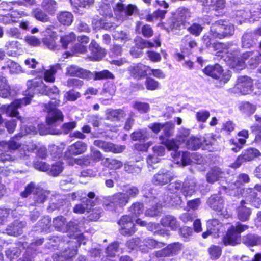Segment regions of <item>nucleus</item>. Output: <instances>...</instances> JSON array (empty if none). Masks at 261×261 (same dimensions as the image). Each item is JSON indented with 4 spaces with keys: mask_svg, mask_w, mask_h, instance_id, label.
<instances>
[{
    "mask_svg": "<svg viewBox=\"0 0 261 261\" xmlns=\"http://www.w3.org/2000/svg\"><path fill=\"white\" fill-rule=\"evenodd\" d=\"M59 69L58 66H51L48 69H43L41 72L37 71V73H41L40 78H34L28 80L27 82L28 89L25 91L26 97L16 99L9 106H3L1 112L6 114L8 116L16 117L18 114L17 109L22 106H26L31 102V98L35 93H40L49 96L51 100L44 105L45 111L48 113L46 121L48 124L51 125L57 121H63L64 116L62 112L56 107L59 106L60 101L59 98V90L57 87L53 86L51 88L46 86L42 79L48 83H54L55 81V75Z\"/></svg>",
    "mask_w": 261,
    "mask_h": 261,
    "instance_id": "1",
    "label": "nucleus"
},
{
    "mask_svg": "<svg viewBox=\"0 0 261 261\" xmlns=\"http://www.w3.org/2000/svg\"><path fill=\"white\" fill-rule=\"evenodd\" d=\"M224 60L228 65L232 68H236L237 70H241L245 67V60L251 58L248 62L249 65L255 67L261 60V53L256 50L254 51L246 52L242 54L241 58L240 59L238 56V51H234L233 53L227 51Z\"/></svg>",
    "mask_w": 261,
    "mask_h": 261,
    "instance_id": "2",
    "label": "nucleus"
},
{
    "mask_svg": "<svg viewBox=\"0 0 261 261\" xmlns=\"http://www.w3.org/2000/svg\"><path fill=\"white\" fill-rule=\"evenodd\" d=\"M234 32V25L224 20L213 22L210 28V35L213 38L223 39L232 36Z\"/></svg>",
    "mask_w": 261,
    "mask_h": 261,
    "instance_id": "3",
    "label": "nucleus"
},
{
    "mask_svg": "<svg viewBox=\"0 0 261 261\" xmlns=\"http://www.w3.org/2000/svg\"><path fill=\"white\" fill-rule=\"evenodd\" d=\"M20 147V144L15 140V138H12L8 142L2 141L0 142V161L3 163L12 161L14 158L6 152L15 150Z\"/></svg>",
    "mask_w": 261,
    "mask_h": 261,
    "instance_id": "4",
    "label": "nucleus"
},
{
    "mask_svg": "<svg viewBox=\"0 0 261 261\" xmlns=\"http://www.w3.org/2000/svg\"><path fill=\"white\" fill-rule=\"evenodd\" d=\"M203 71L205 74L215 79H220L223 83H227L231 77L229 71L222 74V67L218 64L207 66Z\"/></svg>",
    "mask_w": 261,
    "mask_h": 261,
    "instance_id": "5",
    "label": "nucleus"
},
{
    "mask_svg": "<svg viewBox=\"0 0 261 261\" xmlns=\"http://www.w3.org/2000/svg\"><path fill=\"white\" fill-rule=\"evenodd\" d=\"M128 202V198L122 192L117 193L108 197L105 201L104 205L108 210H114L118 207H122Z\"/></svg>",
    "mask_w": 261,
    "mask_h": 261,
    "instance_id": "6",
    "label": "nucleus"
},
{
    "mask_svg": "<svg viewBox=\"0 0 261 261\" xmlns=\"http://www.w3.org/2000/svg\"><path fill=\"white\" fill-rule=\"evenodd\" d=\"M260 156H261V153L259 150L253 147L249 148L244 150L241 154L238 156L231 167L234 168H239L244 163L251 161Z\"/></svg>",
    "mask_w": 261,
    "mask_h": 261,
    "instance_id": "7",
    "label": "nucleus"
},
{
    "mask_svg": "<svg viewBox=\"0 0 261 261\" xmlns=\"http://www.w3.org/2000/svg\"><path fill=\"white\" fill-rule=\"evenodd\" d=\"M136 10L137 7L135 5L129 4L124 7L120 3H117L114 7L115 15L121 21L126 19L127 16H131Z\"/></svg>",
    "mask_w": 261,
    "mask_h": 261,
    "instance_id": "8",
    "label": "nucleus"
},
{
    "mask_svg": "<svg viewBox=\"0 0 261 261\" xmlns=\"http://www.w3.org/2000/svg\"><path fill=\"white\" fill-rule=\"evenodd\" d=\"M254 188H248L244 189L242 195L245 200L241 201V204H243L246 201L250 203L253 206L258 208L261 205V199L257 197V193L255 191Z\"/></svg>",
    "mask_w": 261,
    "mask_h": 261,
    "instance_id": "9",
    "label": "nucleus"
},
{
    "mask_svg": "<svg viewBox=\"0 0 261 261\" xmlns=\"http://www.w3.org/2000/svg\"><path fill=\"white\" fill-rule=\"evenodd\" d=\"M182 248V244L179 242L174 243L168 245L166 248L154 253L157 257H167L175 255L178 253Z\"/></svg>",
    "mask_w": 261,
    "mask_h": 261,
    "instance_id": "10",
    "label": "nucleus"
},
{
    "mask_svg": "<svg viewBox=\"0 0 261 261\" xmlns=\"http://www.w3.org/2000/svg\"><path fill=\"white\" fill-rule=\"evenodd\" d=\"M65 74L69 76H75L83 79H90L92 75L90 71L74 65H70L66 68Z\"/></svg>",
    "mask_w": 261,
    "mask_h": 261,
    "instance_id": "11",
    "label": "nucleus"
},
{
    "mask_svg": "<svg viewBox=\"0 0 261 261\" xmlns=\"http://www.w3.org/2000/svg\"><path fill=\"white\" fill-rule=\"evenodd\" d=\"M150 69L149 66L142 63L133 64L128 68L130 75L137 80H140L147 75V71Z\"/></svg>",
    "mask_w": 261,
    "mask_h": 261,
    "instance_id": "12",
    "label": "nucleus"
},
{
    "mask_svg": "<svg viewBox=\"0 0 261 261\" xmlns=\"http://www.w3.org/2000/svg\"><path fill=\"white\" fill-rule=\"evenodd\" d=\"M94 145L102 149L105 152H112L114 153H121L125 149L123 145H116L111 142L96 140L94 141Z\"/></svg>",
    "mask_w": 261,
    "mask_h": 261,
    "instance_id": "13",
    "label": "nucleus"
},
{
    "mask_svg": "<svg viewBox=\"0 0 261 261\" xmlns=\"http://www.w3.org/2000/svg\"><path fill=\"white\" fill-rule=\"evenodd\" d=\"M118 223L121 227L120 232L123 235H131L136 231L133 218L128 216H123Z\"/></svg>",
    "mask_w": 261,
    "mask_h": 261,
    "instance_id": "14",
    "label": "nucleus"
},
{
    "mask_svg": "<svg viewBox=\"0 0 261 261\" xmlns=\"http://www.w3.org/2000/svg\"><path fill=\"white\" fill-rule=\"evenodd\" d=\"M207 202L214 210L221 212V214L225 217L227 216V211L224 210V200L220 196L217 195L212 196L209 198Z\"/></svg>",
    "mask_w": 261,
    "mask_h": 261,
    "instance_id": "15",
    "label": "nucleus"
},
{
    "mask_svg": "<svg viewBox=\"0 0 261 261\" xmlns=\"http://www.w3.org/2000/svg\"><path fill=\"white\" fill-rule=\"evenodd\" d=\"M87 149V145L82 141H77L69 146L65 152V158L66 159L72 158L70 155H78L84 153Z\"/></svg>",
    "mask_w": 261,
    "mask_h": 261,
    "instance_id": "16",
    "label": "nucleus"
},
{
    "mask_svg": "<svg viewBox=\"0 0 261 261\" xmlns=\"http://www.w3.org/2000/svg\"><path fill=\"white\" fill-rule=\"evenodd\" d=\"M173 179L172 172L166 170H161L155 174L153 178V182L156 185L163 186L168 184Z\"/></svg>",
    "mask_w": 261,
    "mask_h": 261,
    "instance_id": "17",
    "label": "nucleus"
},
{
    "mask_svg": "<svg viewBox=\"0 0 261 261\" xmlns=\"http://www.w3.org/2000/svg\"><path fill=\"white\" fill-rule=\"evenodd\" d=\"M237 88L243 95L249 94L252 91L251 79L245 76L239 77L237 81Z\"/></svg>",
    "mask_w": 261,
    "mask_h": 261,
    "instance_id": "18",
    "label": "nucleus"
},
{
    "mask_svg": "<svg viewBox=\"0 0 261 261\" xmlns=\"http://www.w3.org/2000/svg\"><path fill=\"white\" fill-rule=\"evenodd\" d=\"M196 181L194 178H187L182 184L181 192L185 197L191 196L196 191Z\"/></svg>",
    "mask_w": 261,
    "mask_h": 261,
    "instance_id": "19",
    "label": "nucleus"
},
{
    "mask_svg": "<svg viewBox=\"0 0 261 261\" xmlns=\"http://www.w3.org/2000/svg\"><path fill=\"white\" fill-rule=\"evenodd\" d=\"M161 224L165 227L170 228L171 230H176L180 226L179 222L176 218L170 215L165 216L161 220Z\"/></svg>",
    "mask_w": 261,
    "mask_h": 261,
    "instance_id": "20",
    "label": "nucleus"
},
{
    "mask_svg": "<svg viewBox=\"0 0 261 261\" xmlns=\"http://www.w3.org/2000/svg\"><path fill=\"white\" fill-rule=\"evenodd\" d=\"M169 150H172L174 151L172 153V156L173 159H179L180 156V152H178L177 150L179 148V145H181V143L178 141L177 138L176 139H170L166 140L164 143Z\"/></svg>",
    "mask_w": 261,
    "mask_h": 261,
    "instance_id": "21",
    "label": "nucleus"
},
{
    "mask_svg": "<svg viewBox=\"0 0 261 261\" xmlns=\"http://www.w3.org/2000/svg\"><path fill=\"white\" fill-rule=\"evenodd\" d=\"M89 49L91 53V58L94 60L101 59L106 54L105 50L100 47L96 42L94 41L91 42Z\"/></svg>",
    "mask_w": 261,
    "mask_h": 261,
    "instance_id": "22",
    "label": "nucleus"
},
{
    "mask_svg": "<svg viewBox=\"0 0 261 261\" xmlns=\"http://www.w3.org/2000/svg\"><path fill=\"white\" fill-rule=\"evenodd\" d=\"M95 205L94 202L90 199H86L82 203L77 204L73 207V211L76 214H83L85 212H89L91 207Z\"/></svg>",
    "mask_w": 261,
    "mask_h": 261,
    "instance_id": "23",
    "label": "nucleus"
},
{
    "mask_svg": "<svg viewBox=\"0 0 261 261\" xmlns=\"http://www.w3.org/2000/svg\"><path fill=\"white\" fill-rule=\"evenodd\" d=\"M224 172L221 171L220 168L214 167L208 172L206 175V180L208 182L214 183L220 178H222Z\"/></svg>",
    "mask_w": 261,
    "mask_h": 261,
    "instance_id": "24",
    "label": "nucleus"
},
{
    "mask_svg": "<svg viewBox=\"0 0 261 261\" xmlns=\"http://www.w3.org/2000/svg\"><path fill=\"white\" fill-rule=\"evenodd\" d=\"M149 202L151 205L155 204V206H152L151 208L147 209L145 212V215L151 217L159 215L161 213L162 203H160L156 197H153L152 200H149Z\"/></svg>",
    "mask_w": 261,
    "mask_h": 261,
    "instance_id": "25",
    "label": "nucleus"
},
{
    "mask_svg": "<svg viewBox=\"0 0 261 261\" xmlns=\"http://www.w3.org/2000/svg\"><path fill=\"white\" fill-rule=\"evenodd\" d=\"M242 242L248 246H257L261 244V237L254 234H249L243 237Z\"/></svg>",
    "mask_w": 261,
    "mask_h": 261,
    "instance_id": "26",
    "label": "nucleus"
},
{
    "mask_svg": "<svg viewBox=\"0 0 261 261\" xmlns=\"http://www.w3.org/2000/svg\"><path fill=\"white\" fill-rule=\"evenodd\" d=\"M41 6L49 14L53 15L56 11L58 5L55 0H43Z\"/></svg>",
    "mask_w": 261,
    "mask_h": 261,
    "instance_id": "27",
    "label": "nucleus"
},
{
    "mask_svg": "<svg viewBox=\"0 0 261 261\" xmlns=\"http://www.w3.org/2000/svg\"><path fill=\"white\" fill-rule=\"evenodd\" d=\"M102 164L110 169H119L123 166V163L116 159L107 158L102 160Z\"/></svg>",
    "mask_w": 261,
    "mask_h": 261,
    "instance_id": "28",
    "label": "nucleus"
},
{
    "mask_svg": "<svg viewBox=\"0 0 261 261\" xmlns=\"http://www.w3.org/2000/svg\"><path fill=\"white\" fill-rule=\"evenodd\" d=\"M198 155L196 153L190 154L189 152L186 151L182 153L181 157L180 159V162L182 166H186L189 165L191 162H193V160H195V163L197 164L200 163V160L199 159H196Z\"/></svg>",
    "mask_w": 261,
    "mask_h": 261,
    "instance_id": "29",
    "label": "nucleus"
},
{
    "mask_svg": "<svg viewBox=\"0 0 261 261\" xmlns=\"http://www.w3.org/2000/svg\"><path fill=\"white\" fill-rule=\"evenodd\" d=\"M57 18L61 24L65 25H70L73 21V16L70 12L64 11L58 14Z\"/></svg>",
    "mask_w": 261,
    "mask_h": 261,
    "instance_id": "30",
    "label": "nucleus"
},
{
    "mask_svg": "<svg viewBox=\"0 0 261 261\" xmlns=\"http://www.w3.org/2000/svg\"><path fill=\"white\" fill-rule=\"evenodd\" d=\"M254 34L251 32H247L243 35L242 38L243 47L248 48L255 43L256 39L253 35Z\"/></svg>",
    "mask_w": 261,
    "mask_h": 261,
    "instance_id": "31",
    "label": "nucleus"
},
{
    "mask_svg": "<svg viewBox=\"0 0 261 261\" xmlns=\"http://www.w3.org/2000/svg\"><path fill=\"white\" fill-rule=\"evenodd\" d=\"M238 233L231 228L227 233L226 236L225 237L223 241L226 245H234L238 242Z\"/></svg>",
    "mask_w": 261,
    "mask_h": 261,
    "instance_id": "32",
    "label": "nucleus"
},
{
    "mask_svg": "<svg viewBox=\"0 0 261 261\" xmlns=\"http://www.w3.org/2000/svg\"><path fill=\"white\" fill-rule=\"evenodd\" d=\"M221 227V224L216 219H213L207 222V228L210 231L214 233V237L215 238L219 237L218 233Z\"/></svg>",
    "mask_w": 261,
    "mask_h": 261,
    "instance_id": "33",
    "label": "nucleus"
},
{
    "mask_svg": "<svg viewBox=\"0 0 261 261\" xmlns=\"http://www.w3.org/2000/svg\"><path fill=\"white\" fill-rule=\"evenodd\" d=\"M10 87L7 84V81L5 77H0V97L8 98L10 96Z\"/></svg>",
    "mask_w": 261,
    "mask_h": 261,
    "instance_id": "34",
    "label": "nucleus"
},
{
    "mask_svg": "<svg viewBox=\"0 0 261 261\" xmlns=\"http://www.w3.org/2000/svg\"><path fill=\"white\" fill-rule=\"evenodd\" d=\"M125 114L122 110H109L107 113V117L108 119L112 121H119L124 117Z\"/></svg>",
    "mask_w": 261,
    "mask_h": 261,
    "instance_id": "35",
    "label": "nucleus"
},
{
    "mask_svg": "<svg viewBox=\"0 0 261 261\" xmlns=\"http://www.w3.org/2000/svg\"><path fill=\"white\" fill-rule=\"evenodd\" d=\"M66 222V219L64 217L58 216L54 219L53 225L57 230L64 232L67 231Z\"/></svg>",
    "mask_w": 261,
    "mask_h": 261,
    "instance_id": "36",
    "label": "nucleus"
},
{
    "mask_svg": "<svg viewBox=\"0 0 261 261\" xmlns=\"http://www.w3.org/2000/svg\"><path fill=\"white\" fill-rule=\"evenodd\" d=\"M149 133L145 129H140L134 132L131 135V138L133 141H144L150 137Z\"/></svg>",
    "mask_w": 261,
    "mask_h": 261,
    "instance_id": "37",
    "label": "nucleus"
},
{
    "mask_svg": "<svg viewBox=\"0 0 261 261\" xmlns=\"http://www.w3.org/2000/svg\"><path fill=\"white\" fill-rule=\"evenodd\" d=\"M238 136L243 137L244 138H240L237 140V142L234 143L237 145L236 147L232 148L231 149L234 152L239 151L242 148V145L246 143V139L248 138V131L246 130H243L238 133Z\"/></svg>",
    "mask_w": 261,
    "mask_h": 261,
    "instance_id": "38",
    "label": "nucleus"
},
{
    "mask_svg": "<svg viewBox=\"0 0 261 261\" xmlns=\"http://www.w3.org/2000/svg\"><path fill=\"white\" fill-rule=\"evenodd\" d=\"M201 144L200 140L195 137L189 138L185 142V146L189 149L196 150L200 148Z\"/></svg>",
    "mask_w": 261,
    "mask_h": 261,
    "instance_id": "39",
    "label": "nucleus"
},
{
    "mask_svg": "<svg viewBox=\"0 0 261 261\" xmlns=\"http://www.w3.org/2000/svg\"><path fill=\"white\" fill-rule=\"evenodd\" d=\"M113 36L115 39L121 41L124 43L130 40L128 34L126 32L119 29L113 31Z\"/></svg>",
    "mask_w": 261,
    "mask_h": 261,
    "instance_id": "40",
    "label": "nucleus"
},
{
    "mask_svg": "<svg viewBox=\"0 0 261 261\" xmlns=\"http://www.w3.org/2000/svg\"><path fill=\"white\" fill-rule=\"evenodd\" d=\"M144 209L143 205L140 203H136L132 205L129 208V212L132 218H136L143 214Z\"/></svg>",
    "mask_w": 261,
    "mask_h": 261,
    "instance_id": "41",
    "label": "nucleus"
},
{
    "mask_svg": "<svg viewBox=\"0 0 261 261\" xmlns=\"http://www.w3.org/2000/svg\"><path fill=\"white\" fill-rule=\"evenodd\" d=\"M121 249L119 248L118 242H114L109 245L107 248L106 253L111 257L115 256L117 253H121Z\"/></svg>",
    "mask_w": 261,
    "mask_h": 261,
    "instance_id": "42",
    "label": "nucleus"
},
{
    "mask_svg": "<svg viewBox=\"0 0 261 261\" xmlns=\"http://www.w3.org/2000/svg\"><path fill=\"white\" fill-rule=\"evenodd\" d=\"M238 218L242 221H245L249 219V217L251 214L250 210L245 206H244L243 204L239 207L238 209Z\"/></svg>",
    "mask_w": 261,
    "mask_h": 261,
    "instance_id": "43",
    "label": "nucleus"
},
{
    "mask_svg": "<svg viewBox=\"0 0 261 261\" xmlns=\"http://www.w3.org/2000/svg\"><path fill=\"white\" fill-rule=\"evenodd\" d=\"M143 245H144L150 249H153L155 248H161L165 245V244L158 242L154 239L148 238L143 240L142 242Z\"/></svg>",
    "mask_w": 261,
    "mask_h": 261,
    "instance_id": "44",
    "label": "nucleus"
},
{
    "mask_svg": "<svg viewBox=\"0 0 261 261\" xmlns=\"http://www.w3.org/2000/svg\"><path fill=\"white\" fill-rule=\"evenodd\" d=\"M33 15L34 17L40 21L45 22L49 20V18L47 15L40 9L36 8L33 10Z\"/></svg>",
    "mask_w": 261,
    "mask_h": 261,
    "instance_id": "45",
    "label": "nucleus"
},
{
    "mask_svg": "<svg viewBox=\"0 0 261 261\" xmlns=\"http://www.w3.org/2000/svg\"><path fill=\"white\" fill-rule=\"evenodd\" d=\"M94 80H104V79H114V75L109 70H104L100 72H95Z\"/></svg>",
    "mask_w": 261,
    "mask_h": 261,
    "instance_id": "46",
    "label": "nucleus"
},
{
    "mask_svg": "<svg viewBox=\"0 0 261 261\" xmlns=\"http://www.w3.org/2000/svg\"><path fill=\"white\" fill-rule=\"evenodd\" d=\"M67 160H68V164L70 165H73L74 164H76L81 166H88L90 163L89 160L86 158L76 159L72 158Z\"/></svg>",
    "mask_w": 261,
    "mask_h": 261,
    "instance_id": "47",
    "label": "nucleus"
},
{
    "mask_svg": "<svg viewBox=\"0 0 261 261\" xmlns=\"http://www.w3.org/2000/svg\"><path fill=\"white\" fill-rule=\"evenodd\" d=\"M7 234L10 236H18L22 232V229L17 225V222L9 226L7 229Z\"/></svg>",
    "mask_w": 261,
    "mask_h": 261,
    "instance_id": "48",
    "label": "nucleus"
},
{
    "mask_svg": "<svg viewBox=\"0 0 261 261\" xmlns=\"http://www.w3.org/2000/svg\"><path fill=\"white\" fill-rule=\"evenodd\" d=\"M159 224L154 223H149L147 224V229L150 231H154V234H160L164 236L165 235L168 236V232L164 229L158 230Z\"/></svg>",
    "mask_w": 261,
    "mask_h": 261,
    "instance_id": "49",
    "label": "nucleus"
},
{
    "mask_svg": "<svg viewBox=\"0 0 261 261\" xmlns=\"http://www.w3.org/2000/svg\"><path fill=\"white\" fill-rule=\"evenodd\" d=\"M145 85L147 90H155L159 88V83L154 79L148 77L146 79Z\"/></svg>",
    "mask_w": 261,
    "mask_h": 261,
    "instance_id": "50",
    "label": "nucleus"
},
{
    "mask_svg": "<svg viewBox=\"0 0 261 261\" xmlns=\"http://www.w3.org/2000/svg\"><path fill=\"white\" fill-rule=\"evenodd\" d=\"M10 14L15 23L18 22V19L29 16V14L23 11H19L16 9L14 10V7L13 10H11Z\"/></svg>",
    "mask_w": 261,
    "mask_h": 261,
    "instance_id": "51",
    "label": "nucleus"
},
{
    "mask_svg": "<svg viewBox=\"0 0 261 261\" xmlns=\"http://www.w3.org/2000/svg\"><path fill=\"white\" fill-rule=\"evenodd\" d=\"M20 250L17 247L10 248L6 251V255L10 260L18 257Z\"/></svg>",
    "mask_w": 261,
    "mask_h": 261,
    "instance_id": "52",
    "label": "nucleus"
},
{
    "mask_svg": "<svg viewBox=\"0 0 261 261\" xmlns=\"http://www.w3.org/2000/svg\"><path fill=\"white\" fill-rule=\"evenodd\" d=\"M210 257L213 259L218 258L221 254V249L217 246H212L208 249Z\"/></svg>",
    "mask_w": 261,
    "mask_h": 261,
    "instance_id": "53",
    "label": "nucleus"
},
{
    "mask_svg": "<svg viewBox=\"0 0 261 261\" xmlns=\"http://www.w3.org/2000/svg\"><path fill=\"white\" fill-rule=\"evenodd\" d=\"M250 17L253 20L261 18V9L258 5L254 6L249 10Z\"/></svg>",
    "mask_w": 261,
    "mask_h": 261,
    "instance_id": "54",
    "label": "nucleus"
},
{
    "mask_svg": "<svg viewBox=\"0 0 261 261\" xmlns=\"http://www.w3.org/2000/svg\"><path fill=\"white\" fill-rule=\"evenodd\" d=\"M133 107L134 109L140 113H146L149 110V105L147 103L142 102H135L133 103Z\"/></svg>",
    "mask_w": 261,
    "mask_h": 261,
    "instance_id": "55",
    "label": "nucleus"
},
{
    "mask_svg": "<svg viewBox=\"0 0 261 261\" xmlns=\"http://www.w3.org/2000/svg\"><path fill=\"white\" fill-rule=\"evenodd\" d=\"M49 194V192L48 191L41 190L35 195L34 199L37 203H43Z\"/></svg>",
    "mask_w": 261,
    "mask_h": 261,
    "instance_id": "56",
    "label": "nucleus"
},
{
    "mask_svg": "<svg viewBox=\"0 0 261 261\" xmlns=\"http://www.w3.org/2000/svg\"><path fill=\"white\" fill-rule=\"evenodd\" d=\"M210 116V112L205 110L198 111L196 112L195 115L197 121L202 122H205Z\"/></svg>",
    "mask_w": 261,
    "mask_h": 261,
    "instance_id": "57",
    "label": "nucleus"
},
{
    "mask_svg": "<svg viewBox=\"0 0 261 261\" xmlns=\"http://www.w3.org/2000/svg\"><path fill=\"white\" fill-rule=\"evenodd\" d=\"M63 169L62 163L58 162L52 165L50 170V173L52 175L56 176L62 172Z\"/></svg>",
    "mask_w": 261,
    "mask_h": 261,
    "instance_id": "58",
    "label": "nucleus"
},
{
    "mask_svg": "<svg viewBox=\"0 0 261 261\" xmlns=\"http://www.w3.org/2000/svg\"><path fill=\"white\" fill-rule=\"evenodd\" d=\"M8 37L14 38L16 39L20 38L21 34L19 29L16 27H12L8 29L6 33Z\"/></svg>",
    "mask_w": 261,
    "mask_h": 261,
    "instance_id": "59",
    "label": "nucleus"
},
{
    "mask_svg": "<svg viewBox=\"0 0 261 261\" xmlns=\"http://www.w3.org/2000/svg\"><path fill=\"white\" fill-rule=\"evenodd\" d=\"M190 133L189 129L181 128L179 130V134L176 137L178 141H179L181 143L186 142L188 139L187 138L189 137Z\"/></svg>",
    "mask_w": 261,
    "mask_h": 261,
    "instance_id": "60",
    "label": "nucleus"
},
{
    "mask_svg": "<svg viewBox=\"0 0 261 261\" xmlns=\"http://www.w3.org/2000/svg\"><path fill=\"white\" fill-rule=\"evenodd\" d=\"M37 133V130L36 127L34 126H24L21 128V132L18 135L19 137H21L26 135H34Z\"/></svg>",
    "mask_w": 261,
    "mask_h": 261,
    "instance_id": "61",
    "label": "nucleus"
},
{
    "mask_svg": "<svg viewBox=\"0 0 261 261\" xmlns=\"http://www.w3.org/2000/svg\"><path fill=\"white\" fill-rule=\"evenodd\" d=\"M75 39V35L74 33H71L68 35L62 37L61 38V42L62 44V47L66 48L67 47L68 44L72 42Z\"/></svg>",
    "mask_w": 261,
    "mask_h": 261,
    "instance_id": "62",
    "label": "nucleus"
},
{
    "mask_svg": "<svg viewBox=\"0 0 261 261\" xmlns=\"http://www.w3.org/2000/svg\"><path fill=\"white\" fill-rule=\"evenodd\" d=\"M162 129L164 130V134L167 137H169L172 135L173 129L174 128V125L170 122H166L163 124Z\"/></svg>",
    "mask_w": 261,
    "mask_h": 261,
    "instance_id": "63",
    "label": "nucleus"
},
{
    "mask_svg": "<svg viewBox=\"0 0 261 261\" xmlns=\"http://www.w3.org/2000/svg\"><path fill=\"white\" fill-rule=\"evenodd\" d=\"M188 30L192 35L198 36L203 30V27L199 24L193 23L188 28Z\"/></svg>",
    "mask_w": 261,
    "mask_h": 261,
    "instance_id": "64",
    "label": "nucleus"
}]
</instances>
